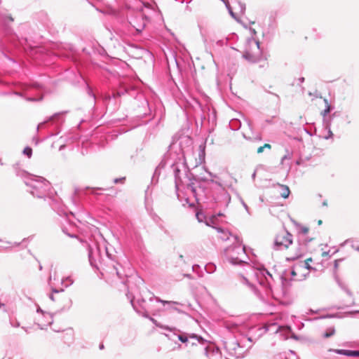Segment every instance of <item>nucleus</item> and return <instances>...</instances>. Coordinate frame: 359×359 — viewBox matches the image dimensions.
I'll use <instances>...</instances> for the list:
<instances>
[{
  "instance_id": "nucleus-10",
  "label": "nucleus",
  "mask_w": 359,
  "mask_h": 359,
  "mask_svg": "<svg viewBox=\"0 0 359 359\" xmlns=\"http://www.w3.org/2000/svg\"><path fill=\"white\" fill-rule=\"evenodd\" d=\"M323 102L324 103L325 106V109L324 110L323 112H322L321 114L323 115V116H325L327 114H328L330 111V106L327 103V101L326 100H323Z\"/></svg>"
},
{
  "instance_id": "nucleus-4",
  "label": "nucleus",
  "mask_w": 359,
  "mask_h": 359,
  "mask_svg": "<svg viewBox=\"0 0 359 359\" xmlns=\"http://www.w3.org/2000/svg\"><path fill=\"white\" fill-rule=\"evenodd\" d=\"M287 250V259L288 260H295L303 255V251L298 244H292V245H290L289 248Z\"/></svg>"
},
{
  "instance_id": "nucleus-1",
  "label": "nucleus",
  "mask_w": 359,
  "mask_h": 359,
  "mask_svg": "<svg viewBox=\"0 0 359 359\" xmlns=\"http://www.w3.org/2000/svg\"><path fill=\"white\" fill-rule=\"evenodd\" d=\"M243 57L251 62L257 61L261 56L259 42L253 38L245 41L242 45Z\"/></svg>"
},
{
  "instance_id": "nucleus-16",
  "label": "nucleus",
  "mask_w": 359,
  "mask_h": 359,
  "mask_svg": "<svg viewBox=\"0 0 359 359\" xmlns=\"http://www.w3.org/2000/svg\"><path fill=\"white\" fill-rule=\"evenodd\" d=\"M263 151H264V148H263V147H262V146H261V147H259L257 149V152L258 154H261V153H262V152H263Z\"/></svg>"
},
{
  "instance_id": "nucleus-17",
  "label": "nucleus",
  "mask_w": 359,
  "mask_h": 359,
  "mask_svg": "<svg viewBox=\"0 0 359 359\" xmlns=\"http://www.w3.org/2000/svg\"><path fill=\"white\" fill-rule=\"evenodd\" d=\"M125 180V178H121V179H115L114 180V183H118L119 182H123V180Z\"/></svg>"
},
{
  "instance_id": "nucleus-23",
  "label": "nucleus",
  "mask_w": 359,
  "mask_h": 359,
  "mask_svg": "<svg viewBox=\"0 0 359 359\" xmlns=\"http://www.w3.org/2000/svg\"><path fill=\"white\" fill-rule=\"evenodd\" d=\"M315 239H316V238H315V237H312V238H311L309 241H313V240H315Z\"/></svg>"
},
{
  "instance_id": "nucleus-15",
  "label": "nucleus",
  "mask_w": 359,
  "mask_h": 359,
  "mask_svg": "<svg viewBox=\"0 0 359 359\" xmlns=\"http://www.w3.org/2000/svg\"><path fill=\"white\" fill-rule=\"evenodd\" d=\"M262 147H263L264 149H271V145L270 144H268V143L264 144Z\"/></svg>"
},
{
  "instance_id": "nucleus-9",
  "label": "nucleus",
  "mask_w": 359,
  "mask_h": 359,
  "mask_svg": "<svg viewBox=\"0 0 359 359\" xmlns=\"http://www.w3.org/2000/svg\"><path fill=\"white\" fill-rule=\"evenodd\" d=\"M312 262V258H311V257H310V258H308V259H306L304 262V263H303L302 266H299L297 267V269H298V268H300L301 266H304V267H305L306 269L309 270V269H311V266H310L309 264H310V262Z\"/></svg>"
},
{
  "instance_id": "nucleus-19",
  "label": "nucleus",
  "mask_w": 359,
  "mask_h": 359,
  "mask_svg": "<svg viewBox=\"0 0 359 359\" xmlns=\"http://www.w3.org/2000/svg\"><path fill=\"white\" fill-rule=\"evenodd\" d=\"M282 329H285V330L290 331V327H282Z\"/></svg>"
},
{
  "instance_id": "nucleus-8",
  "label": "nucleus",
  "mask_w": 359,
  "mask_h": 359,
  "mask_svg": "<svg viewBox=\"0 0 359 359\" xmlns=\"http://www.w3.org/2000/svg\"><path fill=\"white\" fill-rule=\"evenodd\" d=\"M299 233L306 236L309 232V228L306 226L299 225L298 226Z\"/></svg>"
},
{
  "instance_id": "nucleus-22",
  "label": "nucleus",
  "mask_w": 359,
  "mask_h": 359,
  "mask_svg": "<svg viewBox=\"0 0 359 359\" xmlns=\"http://www.w3.org/2000/svg\"><path fill=\"white\" fill-rule=\"evenodd\" d=\"M327 254H328L327 252H323V253L322 254V256H323V257L327 256Z\"/></svg>"
},
{
  "instance_id": "nucleus-12",
  "label": "nucleus",
  "mask_w": 359,
  "mask_h": 359,
  "mask_svg": "<svg viewBox=\"0 0 359 359\" xmlns=\"http://www.w3.org/2000/svg\"><path fill=\"white\" fill-rule=\"evenodd\" d=\"M196 217L198 219V222H202L203 221V218H202V212L199 210H197L196 212Z\"/></svg>"
},
{
  "instance_id": "nucleus-18",
  "label": "nucleus",
  "mask_w": 359,
  "mask_h": 359,
  "mask_svg": "<svg viewBox=\"0 0 359 359\" xmlns=\"http://www.w3.org/2000/svg\"><path fill=\"white\" fill-rule=\"evenodd\" d=\"M291 274H292V276H294H294H296L297 275V271H296L294 269H293V270L292 271Z\"/></svg>"
},
{
  "instance_id": "nucleus-13",
  "label": "nucleus",
  "mask_w": 359,
  "mask_h": 359,
  "mask_svg": "<svg viewBox=\"0 0 359 359\" xmlns=\"http://www.w3.org/2000/svg\"><path fill=\"white\" fill-rule=\"evenodd\" d=\"M179 339L182 341V342H187V338L186 337H184V336H182V335H180L179 336Z\"/></svg>"
},
{
  "instance_id": "nucleus-25",
  "label": "nucleus",
  "mask_w": 359,
  "mask_h": 359,
  "mask_svg": "<svg viewBox=\"0 0 359 359\" xmlns=\"http://www.w3.org/2000/svg\"><path fill=\"white\" fill-rule=\"evenodd\" d=\"M161 302H163V304L166 303L167 302L165 301H161Z\"/></svg>"
},
{
  "instance_id": "nucleus-14",
  "label": "nucleus",
  "mask_w": 359,
  "mask_h": 359,
  "mask_svg": "<svg viewBox=\"0 0 359 359\" xmlns=\"http://www.w3.org/2000/svg\"><path fill=\"white\" fill-rule=\"evenodd\" d=\"M27 260H30L31 261L30 262L32 264H34L35 266L37 265V262L36 261V259L34 258L30 257V258L27 259Z\"/></svg>"
},
{
  "instance_id": "nucleus-11",
  "label": "nucleus",
  "mask_w": 359,
  "mask_h": 359,
  "mask_svg": "<svg viewBox=\"0 0 359 359\" xmlns=\"http://www.w3.org/2000/svg\"><path fill=\"white\" fill-rule=\"evenodd\" d=\"M24 154L27 155L28 158H30L32 154V148L27 147L23 150Z\"/></svg>"
},
{
  "instance_id": "nucleus-2",
  "label": "nucleus",
  "mask_w": 359,
  "mask_h": 359,
  "mask_svg": "<svg viewBox=\"0 0 359 359\" xmlns=\"http://www.w3.org/2000/svg\"><path fill=\"white\" fill-rule=\"evenodd\" d=\"M217 234V238L221 241L229 240L233 242V247H229L226 250L228 252L231 250L238 249L241 253H244L245 248L242 246V243L237 236L231 235L229 232L226 231L220 228L216 229Z\"/></svg>"
},
{
  "instance_id": "nucleus-5",
  "label": "nucleus",
  "mask_w": 359,
  "mask_h": 359,
  "mask_svg": "<svg viewBox=\"0 0 359 359\" xmlns=\"http://www.w3.org/2000/svg\"><path fill=\"white\" fill-rule=\"evenodd\" d=\"M278 187L280 188V195L283 198H287L289 197V195L290 194V190L289 187L286 185L283 184H278Z\"/></svg>"
},
{
  "instance_id": "nucleus-20",
  "label": "nucleus",
  "mask_w": 359,
  "mask_h": 359,
  "mask_svg": "<svg viewBox=\"0 0 359 359\" xmlns=\"http://www.w3.org/2000/svg\"><path fill=\"white\" fill-rule=\"evenodd\" d=\"M334 266H335L336 268L338 266V260H335Z\"/></svg>"
},
{
  "instance_id": "nucleus-24",
  "label": "nucleus",
  "mask_w": 359,
  "mask_h": 359,
  "mask_svg": "<svg viewBox=\"0 0 359 359\" xmlns=\"http://www.w3.org/2000/svg\"><path fill=\"white\" fill-rule=\"evenodd\" d=\"M9 19H10V20H11V21H13V18H12V17H9Z\"/></svg>"
},
{
  "instance_id": "nucleus-21",
  "label": "nucleus",
  "mask_w": 359,
  "mask_h": 359,
  "mask_svg": "<svg viewBox=\"0 0 359 359\" xmlns=\"http://www.w3.org/2000/svg\"><path fill=\"white\" fill-rule=\"evenodd\" d=\"M322 223H323V221H322L321 219H319V220L318 221V225L322 224Z\"/></svg>"
},
{
  "instance_id": "nucleus-7",
  "label": "nucleus",
  "mask_w": 359,
  "mask_h": 359,
  "mask_svg": "<svg viewBox=\"0 0 359 359\" xmlns=\"http://www.w3.org/2000/svg\"><path fill=\"white\" fill-rule=\"evenodd\" d=\"M335 334V329L334 327L328 328L325 333L323 334L324 338H328L333 336Z\"/></svg>"
},
{
  "instance_id": "nucleus-26",
  "label": "nucleus",
  "mask_w": 359,
  "mask_h": 359,
  "mask_svg": "<svg viewBox=\"0 0 359 359\" xmlns=\"http://www.w3.org/2000/svg\"><path fill=\"white\" fill-rule=\"evenodd\" d=\"M214 1L219 2V1H218V0H214Z\"/></svg>"
},
{
  "instance_id": "nucleus-6",
  "label": "nucleus",
  "mask_w": 359,
  "mask_h": 359,
  "mask_svg": "<svg viewBox=\"0 0 359 359\" xmlns=\"http://www.w3.org/2000/svg\"><path fill=\"white\" fill-rule=\"evenodd\" d=\"M337 352L351 357H359V351L339 350Z\"/></svg>"
},
{
  "instance_id": "nucleus-3",
  "label": "nucleus",
  "mask_w": 359,
  "mask_h": 359,
  "mask_svg": "<svg viewBox=\"0 0 359 359\" xmlns=\"http://www.w3.org/2000/svg\"><path fill=\"white\" fill-rule=\"evenodd\" d=\"M275 245L280 249L284 248L288 249L290 245H292V236L287 231L278 233L275 238Z\"/></svg>"
}]
</instances>
